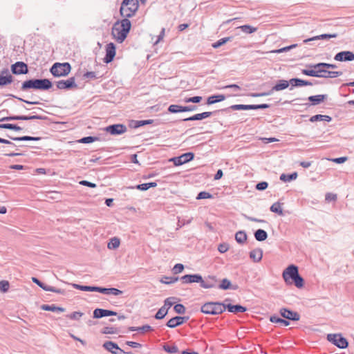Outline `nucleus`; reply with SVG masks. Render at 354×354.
<instances>
[{
	"label": "nucleus",
	"mask_w": 354,
	"mask_h": 354,
	"mask_svg": "<svg viewBox=\"0 0 354 354\" xmlns=\"http://www.w3.org/2000/svg\"><path fill=\"white\" fill-rule=\"evenodd\" d=\"M228 109L232 110H254L253 104H234L230 106Z\"/></svg>",
	"instance_id": "nucleus-38"
},
{
	"label": "nucleus",
	"mask_w": 354,
	"mask_h": 354,
	"mask_svg": "<svg viewBox=\"0 0 354 354\" xmlns=\"http://www.w3.org/2000/svg\"><path fill=\"white\" fill-rule=\"evenodd\" d=\"M243 32L246 34H252L257 31V28L250 25H243L239 27Z\"/></svg>",
	"instance_id": "nucleus-50"
},
{
	"label": "nucleus",
	"mask_w": 354,
	"mask_h": 354,
	"mask_svg": "<svg viewBox=\"0 0 354 354\" xmlns=\"http://www.w3.org/2000/svg\"><path fill=\"white\" fill-rule=\"evenodd\" d=\"M218 287V288L222 289V290H228V289L236 290V288L232 287L231 281L230 280H228L227 279H223Z\"/></svg>",
	"instance_id": "nucleus-43"
},
{
	"label": "nucleus",
	"mask_w": 354,
	"mask_h": 354,
	"mask_svg": "<svg viewBox=\"0 0 354 354\" xmlns=\"http://www.w3.org/2000/svg\"><path fill=\"white\" fill-rule=\"evenodd\" d=\"M36 90L47 91L53 87V83L49 79H37L35 78Z\"/></svg>",
	"instance_id": "nucleus-17"
},
{
	"label": "nucleus",
	"mask_w": 354,
	"mask_h": 354,
	"mask_svg": "<svg viewBox=\"0 0 354 354\" xmlns=\"http://www.w3.org/2000/svg\"><path fill=\"white\" fill-rule=\"evenodd\" d=\"M103 347L111 352L112 354H125L126 353L121 349L118 345L111 341L105 342L103 344ZM127 354H131V352L127 353Z\"/></svg>",
	"instance_id": "nucleus-13"
},
{
	"label": "nucleus",
	"mask_w": 354,
	"mask_h": 354,
	"mask_svg": "<svg viewBox=\"0 0 354 354\" xmlns=\"http://www.w3.org/2000/svg\"><path fill=\"white\" fill-rule=\"evenodd\" d=\"M212 197L213 196L210 193L205 192V191H203L198 194V195L196 196V199L197 200L207 199V198H212Z\"/></svg>",
	"instance_id": "nucleus-57"
},
{
	"label": "nucleus",
	"mask_w": 354,
	"mask_h": 354,
	"mask_svg": "<svg viewBox=\"0 0 354 354\" xmlns=\"http://www.w3.org/2000/svg\"><path fill=\"white\" fill-rule=\"evenodd\" d=\"M219 111H221L218 110V111H206V112H203L201 113H197V114L194 115V118H196V120H201L205 119L207 118H209L211 115L218 113Z\"/></svg>",
	"instance_id": "nucleus-37"
},
{
	"label": "nucleus",
	"mask_w": 354,
	"mask_h": 354,
	"mask_svg": "<svg viewBox=\"0 0 354 354\" xmlns=\"http://www.w3.org/2000/svg\"><path fill=\"white\" fill-rule=\"evenodd\" d=\"M225 307H226V309L233 313H244L247 310L246 307L243 306L239 304L232 305V304H225Z\"/></svg>",
	"instance_id": "nucleus-26"
},
{
	"label": "nucleus",
	"mask_w": 354,
	"mask_h": 354,
	"mask_svg": "<svg viewBox=\"0 0 354 354\" xmlns=\"http://www.w3.org/2000/svg\"><path fill=\"white\" fill-rule=\"evenodd\" d=\"M194 158V153L192 152H187L179 156L174 157L170 159L175 166H180L183 164L192 161Z\"/></svg>",
	"instance_id": "nucleus-8"
},
{
	"label": "nucleus",
	"mask_w": 354,
	"mask_h": 354,
	"mask_svg": "<svg viewBox=\"0 0 354 354\" xmlns=\"http://www.w3.org/2000/svg\"><path fill=\"white\" fill-rule=\"evenodd\" d=\"M56 86L58 89L69 90L72 88L77 87L75 77H70L66 80H59L56 82Z\"/></svg>",
	"instance_id": "nucleus-12"
},
{
	"label": "nucleus",
	"mask_w": 354,
	"mask_h": 354,
	"mask_svg": "<svg viewBox=\"0 0 354 354\" xmlns=\"http://www.w3.org/2000/svg\"><path fill=\"white\" fill-rule=\"evenodd\" d=\"M282 277L287 285L294 284L297 288H301L304 280L299 273L298 267L295 265L288 266L283 272Z\"/></svg>",
	"instance_id": "nucleus-1"
},
{
	"label": "nucleus",
	"mask_w": 354,
	"mask_h": 354,
	"mask_svg": "<svg viewBox=\"0 0 354 354\" xmlns=\"http://www.w3.org/2000/svg\"><path fill=\"white\" fill-rule=\"evenodd\" d=\"M232 37H223L220 39H218L217 41L212 44V47L214 48H218L223 46V44H226L227 41H230Z\"/></svg>",
	"instance_id": "nucleus-51"
},
{
	"label": "nucleus",
	"mask_w": 354,
	"mask_h": 354,
	"mask_svg": "<svg viewBox=\"0 0 354 354\" xmlns=\"http://www.w3.org/2000/svg\"><path fill=\"white\" fill-rule=\"evenodd\" d=\"M100 140V138L95 136H86L83 137L78 140V142L82 144H88L92 143L95 141Z\"/></svg>",
	"instance_id": "nucleus-48"
},
{
	"label": "nucleus",
	"mask_w": 354,
	"mask_h": 354,
	"mask_svg": "<svg viewBox=\"0 0 354 354\" xmlns=\"http://www.w3.org/2000/svg\"><path fill=\"white\" fill-rule=\"evenodd\" d=\"M326 97V95H317L308 97V100L312 105H317L322 103Z\"/></svg>",
	"instance_id": "nucleus-31"
},
{
	"label": "nucleus",
	"mask_w": 354,
	"mask_h": 354,
	"mask_svg": "<svg viewBox=\"0 0 354 354\" xmlns=\"http://www.w3.org/2000/svg\"><path fill=\"white\" fill-rule=\"evenodd\" d=\"M178 280V277H162L160 279V282L165 284H171Z\"/></svg>",
	"instance_id": "nucleus-53"
},
{
	"label": "nucleus",
	"mask_w": 354,
	"mask_h": 354,
	"mask_svg": "<svg viewBox=\"0 0 354 354\" xmlns=\"http://www.w3.org/2000/svg\"><path fill=\"white\" fill-rule=\"evenodd\" d=\"M254 238L258 241H263L268 238L267 232L262 229H259L254 232Z\"/></svg>",
	"instance_id": "nucleus-35"
},
{
	"label": "nucleus",
	"mask_w": 354,
	"mask_h": 354,
	"mask_svg": "<svg viewBox=\"0 0 354 354\" xmlns=\"http://www.w3.org/2000/svg\"><path fill=\"white\" fill-rule=\"evenodd\" d=\"M319 71H321V73H319V77L323 78H335L343 74L342 71H330L323 68H319Z\"/></svg>",
	"instance_id": "nucleus-21"
},
{
	"label": "nucleus",
	"mask_w": 354,
	"mask_h": 354,
	"mask_svg": "<svg viewBox=\"0 0 354 354\" xmlns=\"http://www.w3.org/2000/svg\"><path fill=\"white\" fill-rule=\"evenodd\" d=\"M263 257V250L261 248H256L250 252V258L254 262H259Z\"/></svg>",
	"instance_id": "nucleus-27"
},
{
	"label": "nucleus",
	"mask_w": 354,
	"mask_h": 354,
	"mask_svg": "<svg viewBox=\"0 0 354 354\" xmlns=\"http://www.w3.org/2000/svg\"><path fill=\"white\" fill-rule=\"evenodd\" d=\"M10 71L13 75H26L28 73V66L25 62L18 61L10 66Z\"/></svg>",
	"instance_id": "nucleus-9"
},
{
	"label": "nucleus",
	"mask_w": 354,
	"mask_h": 354,
	"mask_svg": "<svg viewBox=\"0 0 354 354\" xmlns=\"http://www.w3.org/2000/svg\"><path fill=\"white\" fill-rule=\"evenodd\" d=\"M302 74L310 77H319V73H321V71L319 70H308V69H303L301 71Z\"/></svg>",
	"instance_id": "nucleus-52"
},
{
	"label": "nucleus",
	"mask_w": 354,
	"mask_h": 354,
	"mask_svg": "<svg viewBox=\"0 0 354 354\" xmlns=\"http://www.w3.org/2000/svg\"><path fill=\"white\" fill-rule=\"evenodd\" d=\"M310 68H313L314 69L319 70V68H326L327 63L326 62H319L315 64H310L308 66Z\"/></svg>",
	"instance_id": "nucleus-62"
},
{
	"label": "nucleus",
	"mask_w": 354,
	"mask_h": 354,
	"mask_svg": "<svg viewBox=\"0 0 354 354\" xmlns=\"http://www.w3.org/2000/svg\"><path fill=\"white\" fill-rule=\"evenodd\" d=\"M226 310L225 304L221 302H207L201 308V311L207 315H219Z\"/></svg>",
	"instance_id": "nucleus-4"
},
{
	"label": "nucleus",
	"mask_w": 354,
	"mask_h": 354,
	"mask_svg": "<svg viewBox=\"0 0 354 354\" xmlns=\"http://www.w3.org/2000/svg\"><path fill=\"white\" fill-rule=\"evenodd\" d=\"M225 100V96L223 94L213 95L209 96L207 99V104L210 105Z\"/></svg>",
	"instance_id": "nucleus-29"
},
{
	"label": "nucleus",
	"mask_w": 354,
	"mask_h": 354,
	"mask_svg": "<svg viewBox=\"0 0 354 354\" xmlns=\"http://www.w3.org/2000/svg\"><path fill=\"white\" fill-rule=\"evenodd\" d=\"M129 330L130 331H140L142 333H145L148 331L153 330V328L149 325H144L141 327H135V326H131L129 328Z\"/></svg>",
	"instance_id": "nucleus-41"
},
{
	"label": "nucleus",
	"mask_w": 354,
	"mask_h": 354,
	"mask_svg": "<svg viewBox=\"0 0 354 354\" xmlns=\"http://www.w3.org/2000/svg\"><path fill=\"white\" fill-rule=\"evenodd\" d=\"M297 46H298V44H292V45H290V46H286V47H283L281 48L270 50L269 53H273V54H279V53L288 52L290 50L295 48Z\"/></svg>",
	"instance_id": "nucleus-39"
},
{
	"label": "nucleus",
	"mask_w": 354,
	"mask_h": 354,
	"mask_svg": "<svg viewBox=\"0 0 354 354\" xmlns=\"http://www.w3.org/2000/svg\"><path fill=\"white\" fill-rule=\"evenodd\" d=\"M309 120L311 122H317V121H325V122H329L332 120V118L327 115L317 114V115L311 116Z\"/></svg>",
	"instance_id": "nucleus-32"
},
{
	"label": "nucleus",
	"mask_w": 354,
	"mask_h": 354,
	"mask_svg": "<svg viewBox=\"0 0 354 354\" xmlns=\"http://www.w3.org/2000/svg\"><path fill=\"white\" fill-rule=\"evenodd\" d=\"M176 299V297H173L167 298L165 300L164 305L162 306L168 308V310H169L174 305V301Z\"/></svg>",
	"instance_id": "nucleus-59"
},
{
	"label": "nucleus",
	"mask_w": 354,
	"mask_h": 354,
	"mask_svg": "<svg viewBox=\"0 0 354 354\" xmlns=\"http://www.w3.org/2000/svg\"><path fill=\"white\" fill-rule=\"evenodd\" d=\"M337 37V33L333 34H322L317 36H315L304 40V43H308L311 41L319 40V39H329L331 38H336Z\"/></svg>",
	"instance_id": "nucleus-25"
},
{
	"label": "nucleus",
	"mask_w": 354,
	"mask_h": 354,
	"mask_svg": "<svg viewBox=\"0 0 354 354\" xmlns=\"http://www.w3.org/2000/svg\"><path fill=\"white\" fill-rule=\"evenodd\" d=\"M268 187V183L266 181H262V182L258 183L256 185V189L259 191L265 190L266 189H267Z\"/></svg>",
	"instance_id": "nucleus-63"
},
{
	"label": "nucleus",
	"mask_w": 354,
	"mask_h": 354,
	"mask_svg": "<svg viewBox=\"0 0 354 354\" xmlns=\"http://www.w3.org/2000/svg\"><path fill=\"white\" fill-rule=\"evenodd\" d=\"M269 319H270V322L272 323L280 324L285 326L290 325L289 321L282 319L276 315H273L270 316Z\"/></svg>",
	"instance_id": "nucleus-34"
},
{
	"label": "nucleus",
	"mask_w": 354,
	"mask_h": 354,
	"mask_svg": "<svg viewBox=\"0 0 354 354\" xmlns=\"http://www.w3.org/2000/svg\"><path fill=\"white\" fill-rule=\"evenodd\" d=\"M72 286L77 290H82V291L95 292L96 286H83V285H80V284H76V283H73Z\"/></svg>",
	"instance_id": "nucleus-42"
},
{
	"label": "nucleus",
	"mask_w": 354,
	"mask_h": 354,
	"mask_svg": "<svg viewBox=\"0 0 354 354\" xmlns=\"http://www.w3.org/2000/svg\"><path fill=\"white\" fill-rule=\"evenodd\" d=\"M48 118L44 115H12L7 116L0 119V122L3 121H15V120H46Z\"/></svg>",
	"instance_id": "nucleus-7"
},
{
	"label": "nucleus",
	"mask_w": 354,
	"mask_h": 354,
	"mask_svg": "<svg viewBox=\"0 0 354 354\" xmlns=\"http://www.w3.org/2000/svg\"><path fill=\"white\" fill-rule=\"evenodd\" d=\"M104 130L113 136L121 135L127 131V128L122 124H111L105 127Z\"/></svg>",
	"instance_id": "nucleus-10"
},
{
	"label": "nucleus",
	"mask_w": 354,
	"mask_h": 354,
	"mask_svg": "<svg viewBox=\"0 0 354 354\" xmlns=\"http://www.w3.org/2000/svg\"><path fill=\"white\" fill-rule=\"evenodd\" d=\"M270 209V211L272 212L276 213V214H277L279 215L282 216L283 214V209H282V208L281 207V204L279 202L273 203L271 205Z\"/></svg>",
	"instance_id": "nucleus-47"
},
{
	"label": "nucleus",
	"mask_w": 354,
	"mask_h": 354,
	"mask_svg": "<svg viewBox=\"0 0 354 354\" xmlns=\"http://www.w3.org/2000/svg\"><path fill=\"white\" fill-rule=\"evenodd\" d=\"M14 77L12 75H0V86L3 87L13 82Z\"/></svg>",
	"instance_id": "nucleus-33"
},
{
	"label": "nucleus",
	"mask_w": 354,
	"mask_h": 354,
	"mask_svg": "<svg viewBox=\"0 0 354 354\" xmlns=\"http://www.w3.org/2000/svg\"><path fill=\"white\" fill-rule=\"evenodd\" d=\"M174 311L178 314H184L186 311L185 307L181 304H177L174 307Z\"/></svg>",
	"instance_id": "nucleus-60"
},
{
	"label": "nucleus",
	"mask_w": 354,
	"mask_h": 354,
	"mask_svg": "<svg viewBox=\"0 0 354 354\" xmlns=\"http://www.w3.org/2000/svg\"><path fill=\"white\" fill-rule=\"evenodd\" d=\"M290 84V80L287 81L285 80H280L272 88V91H279L287 88Z\"/></svg>",
	"instance_id": "nucleus-28"
},
{
	"label": "nucleus",
	"mask_w": 354,
	"mask_h": 354,
	"mask_svg": "<svg viewBox=\"0 0 354 354\" xmlns=\"http://www.w3.org/2000/svg\"><path fill=\"white\" fill-rule=\"evenodd\" d=\"M297 177V172H293L292 174H282L281 176H280V180L283 181V182H290L293 180H295Z\"/></svg>",
	"instance_id": "nucleus-40"
},
{
	"label": "nucleus",
	"mask_w": 354,
	"mask_h": 354,
	"mask_svg": "<svg viewBox=\"0 0 354 354\" xmlns=\"http://www.w3.org/2000/svg\"><path fill=\"white\" fill-rule=\"evenodd\" d=\"M184 283H201L202 276L199 274H185L180 278Z\"/></svg>",
	"instance_id": "nucleus-20"
},
{
	"label": "nucleus",
	"mask_w": 354,
	"mask_h": 354,
	"mask_svg": "<svg viewBox=\"0 0 354 354\" xmlns=\"http://www.w3.org/2000/svg\"><path fill=\"white\" fill-rule=\"evenodd\" d=\"M217 280L214 276H209L206 279L202 278L201 286L203 288H212L216 286Z\"/></svg>",
	"instance_id": "nucleus-22"
},
{
	"label": "nucleus",
	"mask_w": 354,
	"mask_h": 354,
	"mask_svg": "<svg viewBox=\"0 0 354 354\" xmlns=\"http://www.w3.org/2000/svg\"><path fill=\"white\" fill-rule=\"evenodd\" d=\"M30 89L36 90L35 78L27 80L21 84V90L22 91H28Z\"/></svg>",
	"instance_id": "nucleus-23"
},
{
	"label": "nucleus",
	"mask_w": 354,
	"mask_h": 354,
	"mask_svg": "<svg viewBox=\"0 0 354 354\" xmlns=\"http://www.w3.org/2000/svg\"><path fill=\"white\" fill-rule=\"evenodd\" d=\"M334 59L339 62L353 61L354 60V53L351 51H341L335 55Z\"/></svg>",
	"instance_id": "nucleus-19"
},
{
	"label": "nucleus",
	"mask_w": 354,
	"mask_h": 354,
	"mask_svg": "<svg viewBox=\"0 0 354 354\" xmlns=\"http://www.w3.org/2000/svg\"><path fill=\"white\" fill-rule=\"evenodd\" d=\"M184 270V266L181 263H177L173 268V272L174 274L181 272Z\"/></svg>",
	"instance_id": "nucleus-64"
},
{
	"label": "nucleus",
	"mask_w": 354,
	"mask_h": 354,
	"mask_svg": "<svg viewBox=\"0 0 354 354\" xmlns=\"http://www.w3.org/2000/svg\"><path fill=\"white\" fill-rule=\"evenodd\" d=\"M41 309L46 311H52V312H59L62 313L65 311V308L62 307L56 306L55 304H43L41 306Z\"/></svg>",
	"instance_id": "nucleus-30"
},
{
	"label": "nucleus",
	"mask_w": 354,
	"mask_h": 354,
	"mask_svg": "<svg viewBox=\"0 0 354 354\" xmlns=\"http://www.w3.org/2000/svg\"><path fill=\"white\" fill-rule=\"evenodd\" d=\"M197 109L196 105L189 106H180L178 104H171L168 107V111L172 113H177L180 112L193 111Z\"/></svg>",
	"instance_id": "nucleus-11"
},
{
	"label": "nucleus",
	"mask_w": 354,
	"mask_h": 354,
	"mask_svg": "<svg viewBox=\"0 0 354 354\" xmlns=\"http://www.w3.org/2000/svg\"><path fill=\"white\" fill-rule=\"evenodd\" d=\"M120 243V239L117 237H113L111 239L110 241L109 242L107 247L109 249L114 250L119 247Z\"/></svg>",
	"instance_id": "nucleus-49"
},
{
	"label": "nucleus",
	"mask_w": 354,
	"mask_h": 354,
	"mask_svg": "<svg viewBox=\"0 0 354 354\" xmlns=\"http://www.w3.org/2000/svg\"><path fill=\"white\" fill-rule=\"evenodd\" d=\"M153 122V120H136L134 122V128H138L147 124H151Z\"/></svg>",
	"instance_id": "nucleus-54"
},
{
	"label": "nucleus",
	"mask_w": 354,
	"mask_h": 354,
	"mask_svg": "<svg viewBox=\"0 0 354 354\" xmlns=\"http://www.w3.org/2000/svg\"><path fill=\"white\" fill-rule=\"evenodd\" d=\"M0 129H10L17 131H21L22 129V128L19 126L10 123L0 124Z\"/></svg>",
	"instance_id": "nucleus-44"
},
{
	"label": "nucleus",
	"mask_w": 354,
	"mask_h": 354,
	"mask_svg": "<svg viewBox=\"0 0 354 354\" xmlns=\"http://www.w3.org/2000/svg\"><path fill=\"white\" fill-rule=\"evenodd\" d=\"M290 83L291 85V88H290V90L292 89V87L294 86H304L313 85L312 82L299 78H292L290 80Z\"/></svg>",
	"instance_id": "nucleus-24"
},
{
	"label": "nucleus",
	"mask_w": 354,
	"mask_h": 354,
	"mask_svg": "<svg viewBox=\"0 0 354 354\" xmlns=\"http://www.w3.org/2000/svg\"><path fill=\"white\" fill-rule=\"evenodd\" d=\"M235 240L239 244H243L247 240V234L245 231L240 230L235 234Z\"/></svg>",
	"instance_id": "nucleus-36"
},
{
	"label": "nucleus",
	"mask_w": 354,
	"mask_h": 354,
	"mask_svg": "<svg viewBox=\"0 0 354 354\" xmlns=\"http://www.w3.org/2000/svg\"><path fill=\"white\" fill-rule=\"evenodd\" d=\"M327 340L339 348H346L348 346V341L341 334H328Z\"/></svg>",
	"instance_id": "nucleus-6"
},
{
	"label": "nucleus",
	"mask_w": 354,
	"mask_h": 354,
	"mask_svg": "<svg viewBox=\"0 0 354 354\" xmlns=\"http://www.w3.org/2000/svg\"><path fill=\"white\" fill-rule=\"evenodd\" d=\"M71 66L69 63H55L50 68V72L54 77L66 76L69 74Z\"/></svg>",
	"instance_id": "nucleus-5"
},
{
	"label": "nucleus",
	"mask_w": 354,
	"mask_h": 354,
	"mask_svg": "<svg viewBox=\"0 0 354 354\" xmlns=\"http://www.w3.org/2000/svg\"><path fill=\"white\" fill-rule=\"evenodd\" d=\"M138 8V0H123L120 8V13L123 18L129 19L136 15Z\"/></svg>",
	"instance_id": "nucleus-3"
},
{
	"label": "nucleus",
	"mask_w": 354,
	"mask_h": 354,
	"mask_svg": "<svg viewBox=\"0 0 354 354\" xmlns=\"http://www.w3.org/2000/svg\"><path fill=\"white\" fill-rule=\"evenodd\" d=\"M84 313L80 311L73 312L69 315H67L66 317L73 320H79L82 316Z\"/></svg>",
	"instance_id": "nucleus-56"
},
{
	"label": "nucleus",
	"mask_w": 354,
	"mask_h": 354,
	"mask_svg": "<svg viewBox=\"0 0 354 354\" xmlns=\"http://www.w3.org/2000/svg\"><path fill=\"white\" fill-rule=\"evenodd\" d=\"M93 317L95 319H100L104 317L108 316H116L118 313L115 311H113L111 310L102 309V308H96L93 310Z\"/></svg>",
	"instance_id": "nucleus-18"
},
{
	"label": "nucleus",
	"mask_w": 354,
	"mask_h": 354,
	"mask_svg": "<svg viewBox=\"0 0 354 354\" xmlns=\"http://www.w3.org/2000/svg\"><path fill=\"white\" fill-rule=\"evenodd\" d=\"M115 55V46L113 43L111 42L106 46V55L104 58V62L109 64L111 62Z\"/></svg>",
	"instance_id": "nucleus-15"
},
{
	"label": "nucleus",
	"mask_w": 354,
	"mask_h": 354,
	"mask_svg": "<svg viewBox=\"0 0 354 354\" xmlns=\"http://www.w3.org/2000/svg\"><path fill=\"white\" fill-rule=\"evenodd\" d=\"M131 27V23L128 19H123L120 21L114 24L111 34L119 43H122L127 38Z\"/></svg>",
	"instance_id": "nucleus-2"
},
{
	"label": "nucleus",
	"mask_w": 354,
	"mask_h": 354,
	"mask_svg": "<svg viewBox=\"0 0 354 354\" xmlns=\"http://www.w3.org/2000/svg\"><path fill=\"white\" fill-rule=\"evenodd\" d=\"M189 317L188 316L187 317H180V316H176L174 317L171 318L166 324V326L169 328H176L180 325L183 324L185 323Z\"/></svg>",
	"instance_id": "nucleus-16"
},
{
	"label": "nucleus",
	"mask_w": 354,
	"mask_h": 354,
	"mask_svg": "<svg viewBox=\"0 0 354 354\" xmlns=\"http://www.w3.org/2000/svg\"><path fill=\"white\" fill-rule=\"evenodd\" d=\"M10 288V283L8 281L2 280L0 281V291L2 292H6L8 291Z\"/></svg>",
	"instance_id": "nucleus-58"
},
{
	"label": "nucleus",
	"mask_w": 354,
	"mask_h": 354,
	"mask_svg": "<svg viewBox=\"0 0 354 354\" xmlns=\"http://www.w3.org/2000/svg\"><path fill=\"white\" fill-rule=\"evenodd\" d=\"M279 313L281 317H283L286 319H288V321H299L300 319V315L298 313L292 311L288 308H281L279 310Z\"/></svg>",
	"instance_id": "nucleus-14"
},
{
	"label": "nucleus",
	"mask_w": 354,
	"mask_h": 354,
	"mask_svg": "<svg viewBox=\"0 0 354 354\" xmlns=\"http://www.w3.org/2000/svg\"><path fill=\"white\" fill-rule=\"evenodd\" d=\"M41 288L45 291L53 292H56V293L62 294V295H64L65 292L64 290H63V289L56 288L53 286H50L46 285L45 283L41 287Z\"/></svg>",
	"instance_id": "nucleus-45"
},
{
	"label": "nucleus",
	"mask_w": 354,
	"mask_h": 354,
	"mask_svg": "<svg viewBox=\"0 0 354 354\" xmlns=\"http://www.w3.org/2000/svg\"><path fill=\"white\" fill-rule=\"evenodd\" d=\"M168 313V308L162 306L156 313L154 317L156 319H163Z\"/></svg>",
	"instance_id": "nucleus-46"
},
{
	"label": "nucleus",
	"mask_w": 354,
	"mask_h": 354,
	"mask_svg": "<svg viewBox=\"0 0 354 354\" xmlns=\"http://www.w3.org/2000/svg\"><path fill=\"white\" fill-rule=\"evenodd\" d=\"M164 350L169 353H176L178 351V348L176 346H164Z\"/></svg>",
	"instance_id": "nucleus-61"
},
{
	"label": "nucleus",
	"mask_w": 354,
	"mask_h": 354,
	"mask_svg": "<svg viewBox=\"0 0 354 354\" xmlns=\"http://www.w3.org/2000/svg\"><path fill=\"white\" fill-rule=\"evenodd\" d=\"M102 333L103 334H117L118 333V330L115 327L106 326L102 328Z\"/></svg>",
	"instance_id": "nucleus-55"
}]
</instances>
